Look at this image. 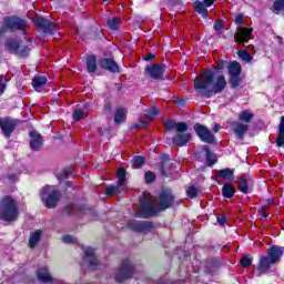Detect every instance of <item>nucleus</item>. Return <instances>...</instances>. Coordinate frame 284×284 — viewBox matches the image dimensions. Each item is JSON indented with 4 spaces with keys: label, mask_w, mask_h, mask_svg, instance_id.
I'll return each instance as SVG.
<instances>
[{
    "label": "nucleus",
    "mask_w": 284,
    "mask_h": 284,
    "mask_svg": "<svg viewBox=\"0 0 284 284\" xmlns=\"http://www.w3.org/2000/svg\"><path fill=\"white\" fill-rule=\"evenodd\" d=\"M227 62L224 60H219L215 69L207 68L204 69L200 74L193 80L194 90L204 97L205 99L212 98V94H221L225 88H227V80L221 70H225Z\"/></svg>",
    "instance_id": "f257e3e1"
},
{
    "label": "nucleus",
    "mask_w": 284,
    "mask_h": 284,
    "mask_svg": "<svg viewBox=\"0 0 284 284\" xmlns=\"http://www.w3.org/2000/svg\"><path fill=\"white\" fill-rule=\"evenodd\" d=\"M221 130V125L220 124H215L213 128L214 132H219Z\"/></svg>",
    "instance_id": "e2e57ef3"
},
{
    "label": "nucleus",
    "mask_w": 284,
    "mask_h": 284,
    "mask_svg": "<svg viewBox=\"0 0 284 284\" xmlns=\"http://www.w3.org/2000/svg\"><path fill=\"white\" fill-rule=\"evenodd\" d=\"M84 258H89L90 267L99 266V260L97 258V255H94V248L87 247L84 250Z\"/></svg>",
    "instance_id": "c85d7f7f"
},
{
    "label": "nucleus",
    "mask_w": 284,
    "mask_h": 284,
    "mask_svg": "<svg viewBox=\"0 0 284 284\" xmlns=\"http://www.w3.org/2000/svg\"><path fill=\"white\" fill-rule=\"evenodd\" d=\"M237 57L242 59V61H247V63H250V61L253 59L252 54L247 50L237 51Z\"/></svg>",
    "instance_id": "37998d69"
},
{
    "label": "nucleus",
    "mask_w": 284,
    "mask_h": 284,
    "mask_svg": "<svg viewBox=\"0 0 284 284\" xmlns=\"http://www.w3.org/2000/svg\"><path fill=\"white\" fill-rule=\"evenodd\" d=\"M48 83V78L43 75H36L32 79V85L34 90H39L40 88H43Z\"/></svg>",
    "instance_id": "72a5a7b5"
},
{
    "label": "nucleus",
    "mask_w": 284,
    "mask_h": 284,
    "mask_svg": "<svg viewBox=\"0 0 284 284\" xmlns=\"http://www.w3.org/2000/svg\"><path fill=\"white\" fill-rule=\"evenodd\" d=\"M155 58L156 55L154 53H148V55L144 58V61H153Z\"/></svg>",
    "instance_id": "bf43d9fd"
},
{
    "label": "nucleus",
    "mask_w": 284,
    "mask_h": 284,
    "mask_svg": "<svg viewBox=\"0 0 284 284\" xmlns=\"http://www.w3.org/2000/svg\"><path fill=\"white\" fill-rule=\"evenodd\" d=\"M217 223L219 225H225V223H227V217H225V215L217 216Z\"/></svg>",
    "instance_id": "6e6d98bb"
},
{
    "label": "nucleus",
    "mask_w": 284,
    "mask_h": 284,
    "mask_svg": "<svg viewBox=\"0 0 284 284\" xmlns=\"http://www.w3.org/2000/svg\"><path fill=\"white\" fill-rule=\"evenodd\" d=\"M165 70H168L165 63H155L145 67L144 72L149 74L150 79H153V81H165Z\"/></svg>",
    "instance_id": "4468645a"
},
{
    "label": "nucleus",
    "mask_w": 284,
    "mask_h": 284,
    "mask_svg": "<svg viewBox=\"0 0 284 284\" xmlns=\"http://www.w3.org/2000/svg\"><path fill=\"white\" fill-rule=\"evenodd\" d=\"M98 64L101 70H106V72H111L112 74H121V67L114 61V58H101Z\"/></svg>",
    "instance_id": "a211bd4d"
},
{
    "label": "nucleus",
    "mask_w": 284,
    "mask_h": 284,
    "mask_svg": "<svg viewBox=\"0 0 284 284\" xmlns=\"http://www.w3.org/2000/svg\"><path fill=\"white\" fill-rule=\"evenodd\" d=\"M29 136L30 150H32L33 152H39V150L43 148V135H41V133H39L37 130H32L29 132Z\"/></svg>",
    "instance_id": "412c9836"
},
{
    "label": "nucleus",
    "mask_w": 284,
    "mask_h": 284,
    "mask_svg": "<svg viewBox=\"0 0 284 284\" xmlns=\"http://www.w3.org/2000/svg\"><path fill=\"white\" fill-rule=\"evenodd\" d=\"M134 276V265L130 260L125 258L115 273V283H123Z\"/></svg>",
    "instance_id": "9d476101"
},
{
    "label": "nucleus",
    "mask_w": 284,
    "mask_h": 284,
    "mask_svg": "<svg viewBox=\"0 0 284 284\" xmlns=\"http://www.w3.org/2000/svg\"><path fill=\"white\" fill-rule=\"evenodd\" d=\"M6 92V83L0 82V97Z\"/></svg>",
    "instance_id": "680f3d73"
},
{
    "label": "nucleus",
    "mask_w": 284,
    "mask_h": 284,
    "mask_svg": "<svg viewBox=\"0 0 284 284\" xmlns=\"http://www.w3.org/2000/svg\"><path fill=\"white\" fill-rule=\"evenodd\" d=\"M193 130L197 134L200 141H202L203 143H209V144L214 143L215 138L212 134V131L207 129V126L197 122L193 125Z\"/></svg>",
    "instance_id": "dca6fc26"
},
{
    "label": "nucleus",
    "mask_w": 284,
    "mask_h": 284,
    "mask_svg": "<svg viewBox=\"0 0 284 284\" xmlns=\"http://www.w3.org/2000/svg\"><path fill=\"white\" fill-rule=\"evenodd\" d=\"M126 227L138 234H150L154 230V222L131 220L126 223Z\"/></svg>",
    "instance_id": "ddd939ff"
},
{
    "label": "nucleus",
    "mask_w": 284,
    "mask_h": 284,
    "mask_svg": "<svg viewBox=\"0 0 284 284\" xmlns=\"http://www.w3.org/2000/svg\"><path fill=\"white\" fill-rule=\"evenodd\" d=\"M0 37H3V31L0 29Z\"/></svg>",
    "instance_id": "338daca9"
},
{
    "label": "nucleus",
    "mask_w": 284,
    "mask_h": 284,
    "mask_svg": "<svg viewBox=\"0 0 284 284\" xmlns=\"http://www.w3.org/2000/svg\"><path fill=\"white\" fill-rule=\"evenodd\" d=\"M234 23L236 26H243V23H245V21L243 20V13H239L237 16H235Z\"/></svg>",
    "instance_id": "3c124183"
},
{
    "label": "nucleus",
    "mask_w": 284,
    "mask_h": 284,
    "mask_svg": "<svg viewBox=\"0 0 284 284\" xmlns=\"http://www.w3.org/2000/svg\"><path fill=\"white\" fill-rule=\"evenodd\" d=\"M253 32H254L253 28L241 27L240 29H237L234 36L235 43H240V44L250 43Z\"/></svg>",
    "instance_id": "6ab92c4d"
},
{
    "label": "nucleus",
    "mask_w": 284,
    "mask_h": 284,
    "mask_svg": "<svg viewBox=\"0 0 284 284\" xmlns=\"http://www.w3.org/2000/svg\"><path fill=\"white\" fill-rule=\"evenodd\" d=\"M174 203H176V196H174L172 189L163 187L159 194L158 209L160 212L174 207Z\"/></svg>",
    "instance_id": "6e6552de"
},
{
    "label": "nucleus",
    "mask_w": 284,
    "mask_h": 284,
    "mask_svg": "<svg viewBox=\"0 0 284 284\" xmlns=\"http://www.w3.org/2000/svg\"><path fill=\"white\" fill-rule=\"evenodd\" d=\"M19 202L12 195H4L0 200V221L14 223L19 221Z\"/></svg>",
    "instance_id": "7ed1b4c3"
},
{
    "label": "nucleus",
    "mask_w": 284,
    "mask_h": 284,
    "mask_svg": "<svg viewBox=\"0 0 284 284\" xmlns=\"http://www.w3.org/2000/svg\"><path fill=\"white\" fill-rule=\"evenodd\" d=\"M2 34L6 32H26L28 30V20L19 16H7L3 18Z\"/></svg>",
    "instance_id": "39448f33"
},
{
    "label": "nucleus",
    "mask_w": 284,
    "mask_h": 284,
    "mask_svg": "<svg viewBox=\"0 0 284 284\" xmlns=\"http://www.w3.org/2000/svg\"><path fill=\"white\" fill-rule=\"evenodd\" d=\"M19 125V120L13 119L12 116L0 118V130L4 139H10Z\"/></svg>",
    "instance_id": "f8f14e48"
},
{
    "label": "nucleus",
    "mask_w": 284,
    "mask_h": 284,
    "mask_svg": "<svg viewBox=\"0 0 284 284\" xmlns=\"http://www.w3.org/2000/svg\"><path fill=\"white\" fill-rule=\"evenodd\" d=\"M211 265H213V267H219V265H221V262L215 261V262H212Z\"/></svg>",
    "instance_id": "0e129e2a"
},
{
    "label": "nucleus",
    "mask_w": 284,
    "mask_h": 284,
    "mask_svg": "<svg viewBox=\"0 0 284 284\" xmlns=\"http://www.w3.org/2000/svg\"><path fill=\"white\" fill-rule=\"evenodd\" d=\"M136 128H150V122L143 121V122H140V123H135L134 129H136Z\"/></svg>",
    "instance_id": "864d4df0"
},
{
    "label": "nucleus",
    "mask_w": 284,
    "mask_h": 284,
    "mask_svg": "<svg viewBox=\"0 0 284 284\" xmlns=\"http://www.w3.org/2000/svg\"><path fill=\"white\" fill-rule=\"evenodd\" d=\"M103 1H109V0H103Z\"/></svg>",
    "instance_id": "774afa93"
},
{
    "label": "nucleus",
    "mask_w": 284,
    "mask_h": 284,
    "mask_svg": "<svg viewBox=\"0 0 284 284\" xmlns=\"http://www.w3.org/2000/svg\"><path fill=\"white\" fill-rule=\"evenodd\" d=\"M133 168H141L142 165H145V156L143 155H135L133 158Z\"/></svg>",
    "instance_id": "49530a36"
},
{
    "label": "nucleus",
    "mask_w": 284,
    "mask_h": 284,
    "mask_svg": "<svg viewBox=\"0 0 284 284\" xmlns=\"http://www.w3.org/2000/svg\"><path fill=\"white\" fill-rule=\"evenodd\" d=\"M237 190L242 192V194H250L252 190H254V176L248 174L247 176L242 175L237 178Z\"/></svg>",
    "instance_id": "f3484780"
},
{
    "label": "nucleus",
    "mask_w": 284,
    "mask_h": 284,
    "mask_svg": "<svg viewBox=\"0 0 284 284\" xmlns=\"http://www.w3.org/2000/svg\"><path fill=\"white\" fill-rule=\"evenodd\" d=\"M284 247L280 245H272L266 255L260 257L257 264V276H263V274H267L268 270H272V265H278L281 263V258H283Z\"/></svg>",
    "instance_id": "f03ea898"
},
{
    "label": "nucleus",
    "mask_w": 284,
    "mask_h": 284,
    "mask_svg": "<svg viewBox=\"0 0 284 284\" xmlns=\"http://www.w3.org/2000/svg\"><path fill=\"white\" fill-rule=\"evenodd\" d=\"M84 115V112L82 109H78L73 111V121L78 123V121H81V118Z\"/></svg>",
    "instance_id": "8fccbe9b"
},
{
    "label": "nucleus",
    "mask_w": 284,
    "mask_h": 284,
    "mask_svg": "<svg viewBox=\"0 0 284 284\" xmlns=\"http://www.w3.org/2000/svg\"><path fill=\"white\" fill-rule=\"evenodd\" d=\"M163 125L166 132H172L173 130H175L176 132H185L187 130V123L176 122L173 119L165 120Z\"/></svg>",
    "instance_id": "b1692460"
},
{
    "label": "nucleus",
    "mask_w": 284,
    "mask_h": 284,
    "mask_svg": "<svg viewBox=\"0 0 284 284\" xmlns=\"http://www.w3.org/2000/svg\"><path fill=\"white\" fill-rule=\"evenodd\" d=\"M231 130L239 141H243V139H245V134H247L250 130V125L243 124L239 121H233L231 122Z\"/></svg>",
    "instance_id": "5701e85b"
},
{
    "label": "nucleus",
    "mask_w": 284,
    "mask_h": 284,
    "mask_svg": "<svg viewBox=\"0 0 284 284\" xmlns=\"http://www.w3.org/2000/svg\"><path fill=\"white\" fill-rule=\"evenodd\" d=\"M103 110H104L105 114H111L112 113V103H110V102L104 103Z\"/></svg>",
    "instance_id": "603ef678"
},
{
    "label": "nucleus",
    "mask_w": 284,
    "mask_h": 284,
    "mask_svg": "<svg viewBox=\"0 0 284 284\" xmlns=\"http://www.w3.org/2000/svg\"><path fill=\"white\" fill-rule=\"evenodd\" d=\"M267 210V207L265 206H262L260 210H258V214H261V216L263 219H267V213H265V211Z\"/></svg>",
    "instance_id": "4d7b16f0"
},
{
    "label": "nucleus",
    "mask_w": 284,
    "mask_h": 284,
    "mask_svg": "<svg viewBox=\"0 0 284 284\" xmlns=\"http://www.w3.org/2000/svg\"><path fill=\"white\" fill-rule=\"evenodd\" d=\"M212 6H214V0H204V2L197 0L194 2L193 8L197 14L203 17V19H207V17H210L207 8H212Z\"/></svg>",
    "instance_id": "4be33fe9"
},
{
    "label": "nucleus",
    "mask_w": 284,
    "mask_h": 284,
    "mask_svg": "<svg viewBox=\"0 0 284 284\" xmlns=\"http://www.w3.org/2000/svg\"><path fill=\"white\" fill-rule=\"evenodd\" d=\"M37 278L38 281H40V283L61 284V281L53 280V277L50 276V272L48 271V267L38 268Z\"/></svg>",
    "instance_id": "a878e982"
},
{
    "label": "nucleus",
    "mask_w": 284,
    "mask_h": 284,
    "mask_svg": "<svg viewBox=\"0 0 284 284\" xmlns=\"http://www.w3.org/2000/svg\"><path fill=\"white\" fill-rule=\"evenodd\" d=\"M220 179H230V176H234V169H223L219 171Z\"/></svg>",
    "instance_id": "79ce46f5"
},
{
    "label": "nucleus",
    "mask_w": 284,
    "mask_h": 284,
    "mask_svg": "<svg viewBox=\"0 0 284 284\" xmlns=\"http://www.w3.org/2000/svg\"><path fill=\"white\" fill-rule=\"evenodd\" d=\"M7 179L11 181V183H14V181H17V174L14 173L8 174Z\"/></svg>",
    "instance_id": "13d9d810"
},
{
    "label": "nucleus",
    "mask_w": 284,
    "mask_h": 284,
    "mask_svg": "<svg viewBox=\"0 0 284 284\" xmlns=\"http://www.w3.org/2000/svg\"><path fill=\"white\" fill-rule=\"evenodd\" d=\"M98 67H97V55L91 54L87 57V71L89 74H94L97 72Z\"/></svg>",
    "instance_id": "2f4dec72"
},
{
    "label": "nucleus",
    "mask_w": 284,
    "mask_h": 284,
    "mask_svg": "<svg viewBox=\"0 0 284 284\" xmlns=\"http://www.w3.org/2000/svg\"><path fill=\"white\" fill-rule=\"evenodd\" d=\"M32 23L38 30H41L43 34H54V23L42 16H38L32 19Z\"/></svg>",
    "instance_id": "2eb2a0df"
},
{
    "label": "nucleus",
    "mask_w": 284,
    "mask_h": 284,
    "mask_svg": "<svg viewBox=\"0 0 284 284\" xmlns=\"http://www.w3.org/2000/svg\"><path fill=\"white\" fill-rule=\"evenodd\" d=\"M159 206L154 205V201L146 196L140 199V210L134 213L135 219H152L159 214Z\"/></svg>",
    "instance_id": "423d86ee"
},
{
    "label": "nucleus",
    "mask_w": 284,
    "mask_h": 284,
    "mask_svg": "<svg viewBox=\"0 0 284 284\" xmlns=\"http://www.w3.org/2000/svg\"><path fill=\"white\" fill-rule=\"evenodd\" d=\"M4 50L19 59H28L30 52H32V39L24 38L23 40L17 41V39L8 38L4 42Z\"/></svg>",
    "instance_id": "20e7f679"
},
{
    "label": "nucleus",
    "mask_w": 284,
    "mask_h": 284,
    "mask_svg": "<svg viewBox=\"0 0 284 284\" xmlns=\"http://www.w3.org/2000/svg\"><path fill=\"white\" fill-rule=\"evenodd\" d=\"M240 265H242L244 270L252 267V255L244 254L240 260Z\"/></svg>",
    "instance_id": "e433bc0d"
},
{
    "label": "nucleus",
    "mask_w": 284,
    "mask_h": 284,
    "mask_svg": "<svg viewBox=\"0 0 284 284\" xmlns=\"http://www.w3.org/2000/svg\"><path fill=\"white\" fill-rule=\"evenodd\" d=\"M62 241L63 243H74V237L72 235H64Z\"/></svg>",
    "instance_id": "5fc2aeb1"
},
{
    "label": "nucleus",
    "mask_w": 284,
    "mask_h": 284,
    "mask_svg": "<svg viewBox=\"0 0 284 284\" xmlns=\"http://www.w3.org/2000/svg\"><path fill=\"white\" fill-rule=\"evenodd\" d=\"M229 72V83L232 90H236L241 83H243V78H241V72H243V67L237 61H232L227 65Z\"/></svg>",
    "instance_id": "0eeeda50"
},
{
    "label": "nucleus",
    "mask_w": 284,
    "mask_h": 284,
    "mask_svg": "<svg viewBox=\"0 0 284 284\" xmlns=\"http://www.w3.org/2000/svg\"><path fill=\"white\" fill-rule=\"evenodd\" d=\"M121 192H123V186L119 185L118 183H116V185H110V186H106V189H105L106 196H112L114 194H121Z\"/></svg>",
    "instance_id": "f704fd0d"
},
{
    "label": "nucleus",
    "mask_w": 284,
    "mask_h": 284,
    "mask_svg": "<svg viewBox=\"0 0 284 284\" xmlns=\"http://www.w3.org/2000/svg\"><path fill=\"white\" fill-rule=\"evenodd\" d=\"M42 234H43V231H41V230H36L34 232H32L30 234L29 247L31 250H34V247H37V245H39V243L41 242Z\"/></svg>",
    "instance_id": "cd10ccee"
},
{
    "label": "nucleus",
    "mask_w": 284,
    "mask_h": 284,
    "mask_svg": "<svg viewBox=\"0 0 284 284\" xmlns=\"http://www.w3.org/2000/svg\"><path fill=\"white\" fill-rule=\"evenodd\" d=\"M65 185H67V187H72L73 183H72V181H68V182L65 183Z\"/></svg>",
    "instance_id": "69168bd1"
},
{
    "label": "nucleus",
    "mask_w": 284,
    "mask_h": 284,
    "mask_svg": "<svg viewBox=\"0 0 284 284\" xmlns=\"http://www.w3.org/2000/svg\"><path fill=\"white\" fill-rule=\"evenodd\" d=\"M192 140V133L178 132L172 138L173 145H178V148H183L190 143Z\"/></svg>",
    "instance_id": "393cba45"
},
{
    "label": "nucleus",
    "mask_w": 284,
    "mask_h": 284,
    "mask_svg": "<svg viewBox=\"0 0 284 284\" xmlns=\"http://www.w3.org/2000/svg\"><path fill=\"white\" fill-rule=\"evenodd\" d=\"M203 150L206 153V165L209 168H212V165H215V163H219V158H216V154L212 153V150H210V146L204 145Z\"/></svg>",
    "instance_id": "7c9ffc66"
},
{
    "label": "nucleus",
    "mask_w": 284,
    "mask_h": 284,
    "mask_svg": "<svg viewBox=\"0 0 284 284\" xmlns=\"http://www.w3.org/2000/svg\"><path fill=\"white\" fill-rule=\"evenodd\" d=\"M234 194H236V187H234V185H232L230 183H225L222 186V196L224 199H232L234 196Z\"/></svg>",
    "instance_id": "473e14b6"
},
{
    "label": "nucleus",
    "mask_w": 284,
    "mask_h": 284,
    "mask_svg": "<svg viewBox=\"0 0 284 284\" xmlns=\"http://www.w3.org/2000/svg\"><path fill=\"white\" fill-rule=\"evenodd\" d=\"M41 201L48 207V210H54L57 205H59V201H61V191L53 190L48 193V189H42Z\"/></svg>",
    "instance_id": "9b49d317"
},
{
    "label": "nucleus",
    "mask_w": 284,
    "mask_h": 284,
    "mask_svg": "<svg viewBox=\"0 0 284 284\" xmlns=\"http://www.w3.org/2000/svg\"><path fill=\"white\" fill-rule=\"evenodd\" d=\"M160 163L158 164L161 176L168 179L170 176V172H172V163H170V154L162 153L160 155Z\"/></svg>",
    "instance_id": "aec40b11"
},
{
    "label": "nucleus",
    "mask_w": 284,
    "mask_h": 284,
    "mask_svg": "<svg viewBox=\"0 0 284 284\" xmlns=\"http://www.w3.org/2000/svg\"><path fill=\"white\" fill-rule=\"evenodd\" d=\"M175 103H178L179 105H185V99H183V98H178V99L175 100Z\"/></svg>",
    "instance_id": "052dcab7"
},
{
    "label": "nucleus",
    "mask_w": 284,
    "mask_h": 284,
    "mask_svg": "<svg viewBox=\"0 0 284 284\" xmlns=\"http://www.w3.org/2000/svg\"><path fill=\"white\" fill-rule=\"evenodd\" d=\"M160 112L161 110L159 109V106H151L150 109L146 110V116L148 119L153 121L155 116H159Z\"/></svg>",
    "instance_id": "ea45409f"
},
{
    "label": "nucleus",
    "mask_w": 284,
    "mask_h": 284,
    "mask_svg": "<svg viewBox=\"0 0 284 284\" xmlns=\"http://www.w3.org/2000/svg\"><path fill=\"white\" fill-rule=\"evenodd\" d=\"M106 26L110 28V30H119V28H121V22L119 21V18L113 17L108 19Z\"/></svg>",
    "instance_id": "4c0bfd02"
},
{
    "label": "nucleus",
    "mask_w": 284,
    "mask_h": 284,
    "mask_svg": "<svg viewBox=\"0 0 284 284\" xmlns=\"http://www.w3.org/2000/svg\"><path fill=\"white\" fill-rule=\"evenodd\" d=\"M126 174H128V171L125 170V168H120V169L116 171L118 185H120V186H122V187L125 185Z\"/></svg>",
    "instance_id": "c9c22d12"
},
{
    "label": "nucleus",
    "mask_w": 284,
    "mask_h": 284,
    "mask_svg": "<svg viewBox=\"0 0 284 284\" xmlns=\"http://www.w3.org/2000/svg\"><path fill=\"white\" fill-rule=\"evenodd\" d=\"M144 180L148 185H152V183H154V181H156V174H154V172H152V171H146L144 173Z\"/></svg>",
    "instance_id": "c03bdc74"
},
{
    "label": "nucleus",
    "mask_w": 284,
    "mask_h": 284,
    "mask_svg": "<svg viewBox=\"0 0 284 284\" xmlns=\"http://www.w3.org/2000/svg\"><path fill=\"white\" fill-rule=\"evenodd\" d=\"M186 196L189 199H196L199 196V189L194 185H190L186 190Z\"/></svg>",
    "instance_id": "a18cd8bd"
},
{
    "label": "nucleus",
    "mask_w": 284,
    "mask_h": 284,
    "mask_svg": "<svg viewBox=\"0 0 284 284\" xmlns=\"http://www.w3.org/2000/svg\"><path fill=\"white\" fill-rule=\"evenodd\" d=\"M128 119V111L123 109V106H120L115 110L114 114V123L116 125H121V123H124V121Z\"/></svg>",
    "instance_id": "c756f323"
},
{
    "label": "nucleus",
    "mask_w": 284,
    "mask_h": 284,
    "mask_svg": "<svg viewBox=\"0 0 284 284\" xmlns=\"http://www.w3.org/2000/svg\"><path fill=\"white\" fill-rule=\"evenodd\" d=\"M277 148H284V115L281 116L280 124L277 126V136L275 139Z\"/></svg>",
    "instance_id": "bb28decb"
},
{
    "label": "nucleus",
    "mask_w": 284,
    "mask_h": 284,
    "mask_svg": "<svg viewBox=\"0 0 284 284\" xmlns=\"http://www.w3.org/2000/svg\"><path fill=\"white\" fill-rule=\"evenodd\" d=\"M273 10L281 12L284 10V0H275L273 2Z\"/></svg>",
    "instance_id": "de8ad7c7"
},
{
    "label": "nucleus",
    "mask_w": 284,
    "mask_h": 284,
    "mask_svg": "<svg viewBox=\"0 0 284 284\" xmlns=\"http://www.w3.org/2000/svg\"><path fill=\"white\" fill-rule=\"evenodd\" d=\"M224 28H225V20H217L213 26V30H215V32H221V30H223Z\"/></svg>",
    "instance_id": "09e8293b"
},
{
    "label": "nucleus",
    "mask_w": 284,
    "mask_h": 284,
    "mask_svg": "<svg viewBox=\"0 0 284 284\" xmlns=\"http://www.w3.org/2000/svg\"><path fill=\"white\" fill-rule=\"evenodd\" d=\"M70 174H72V168L67 166L58 174V181H65V179L70 178Z\"/></svg>",
    "instance_id": "a19ab883"
},
{
    "label": "nucleus",
    "mask_w": 284,
    "mask_h": 284,
    "mask_svg": "<svg viewBox=\"0 0 284 284\" xmlns=\"http://www.w3.org/2000/svg\"><path fill=\"white\" fill-rule=\"evenodd\" d=\"M62 212L67 214V216H85V214H94V207L88 205V204H74V203H69L67 204L63 209Z\"/></svg>",
    "instance_id": "1a4fd4ad"
},
{
    "label": "nucleus",
    "mask_w": 284,
    "mask_h": 284,
    "mask_svg": "<svg viewBox=\"0 0 284 284\" xmlns=\"http://www.w3.org/2000/svg\"><path fill=\"white\" fill-rule=\"evenodd\" d=\"M239 119L242 123H251L252 119H254V114L247 111H242L239 114Z\"/></svg>",
    "instance_id": "58836bf2"
}]
</instances>
